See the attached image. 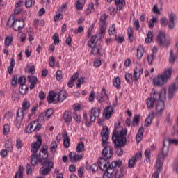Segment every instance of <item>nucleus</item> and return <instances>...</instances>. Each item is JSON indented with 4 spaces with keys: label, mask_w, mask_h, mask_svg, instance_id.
<instances>
[{
    "label": "nucleus",
    "mask_w": 178,
    "mask_h": 178,
    "mask_svg": "<svg viewBox=\"0 0 178 178\" xmlns=\"http://www.w3.org/2000/svg\"><path fill=\"white\" fill-rule=\"evenodd\" d=\"M35 138H36V141L32 143L31 145V152H33V154L31 156V165L32 166H35L37 165V163H41L42 166H51L52 165V162L47 158H45L44 155L38 154L37 152H38V149L41 148V145H42V138H41V135H35Z\"/></svg>",
    "instance_id": "obj_1"
},
{
    "label": "nucleus",
    "mask_w": 178,
    "mask_h": 178,
    "mask_svg": "<svg viewBox=\"0 0 178 178\" xmlns=\"http://www.w3.org/2000/svg\"><path fill=\"white\" fill-rule=\"evenodd\" d=\"M126 136H127V129H122V130L119 132L118 131V125L114 127L111 140L114 144V147L115 149L126 145L127 143Z\"/></svg>",
    "instance_id": "obj_2"
},
{
    "label": "nucleus",
    "mask_w": 178,
    "mask_h": 178,
    "mask_svg": "<svg viewBox=\"0 0 178 178\" xmlns=\"http://www.w3.org/2000/svg\"><path fill=\"white\" fill-rule=\"evenodd\" d=\"M169 155V145H166L165 141L163 143V147L157 156L156 160V178H159V174L162 170L163 166V162H165V158Z\"/></svg>",
    "instance_id": "obj_3"
},
{
    "label": "nucleus",
    "mask_w": 178,
    "mask_h": 178,
    "mask_svg": "<svg viewBox=\"0 0 178 178\" xmlns=\"http://www.w3.org/2000/svg\"><path fill=\"white\" fill-rule=\"evenodd\" d=\"M159 99L156 104V116H162V113L165 110V102L166 101V88H163L159 92Z\"/></svg>",
    "instance_id": "obj_4"
},
{
    "label": "nucleus",
    "mask_w": 178,
    "mask_h": 178,
    "mask_svg": "<svg viewBox=\"0 0 178 178\" xmlns=\"http://www.w3.org/2000/svg\"><path fill=\"white\" fill-rule=\"evenodd\" d=\"M173 72V69L168 68L163 72L161 75H158L156 76V86L162 87L168 83V80L170 79L172 77V73Z\"/></svg>",
    "instance_id": "obj_5"
},
{
    "label": "nucleus",
    "mask_w": 178,
    "mask_h": 178,
    "mask_svg": "<svg viewBox=\"0 0 178 178\" xmlns=\"http://www.w3.org/2000/svg\"><path fill=\"white\" fill-rule=\"evenodd\" d=\"M157 42L162 48H168L170 45V40L166 38V33L160 31L157 35Z\"/></svg>",
    "instance_id": "obj_6"
},
{
    "label": "nucleus",
    "mask_w": 178,
    "mask_h": 178,
    "mask_svg": "<svg viewBox=\"0 0 178 178\" xmlns=\"http://www.w3.org/2000/svg\"><path fill=\"white\" fill-rule=\"evenodd\" d=\"M104 157H99V159H103L104 162H107L108 159H111L113 156V147L111 146H105L102 151Z\"/></svg>",
    "instance_id": "obj_7"
},
{
    "label": "nucleus",
    "mask_w": 178,
    "mask_h": 178,
    "mask_svg": "<svg viewBox=\"0 0 178 178\" xmlns=\"http://www.w3.org/2000/svg\"><path fill=\"white\" fill-rule=\"evenodd\" d=\"M102 137V146L106 147L105 145H108L109 143L108 140H109V128L108 126H104L100 133Z\"/></svg>",
    "instance_id": "obj_8"
},
{
    "label": "nucleus",
    "mask_w": 178,
    "mask_h": 178,
    "mask_svg": "<svg viewBox=\"0 0 178 178\" xmlns=\"http://www.w3.org/2000/svg\"><path fill=\"white\" fill-rule=\"evenodd\" d=\"M12 19L13 23L10 25V27H13V26H15V24H16V22H22V26H19L17 27V29H14L15 31H20V30H23V29H24V19H16L15 17V14H11L10 17L8 18V20L6 23V26H9V23H10V19Z\"/></svg>",
    "instance_id": "obj_9"
},
{
    "label": "nucleus",
    "mask_w": 178,
    "mask_h": 178,
    "mask_svg": "<svg viewBox=\"0 0 178 178\" xmlns=\"http://www.w3.org/2000/svg\"><path fill=\"white\" fill-rule=\"evenodd\" d=\"M26 81H27V78L26 76H21L17 79V75L15 74L11 79V86L16 87L17 86V83L19 84V86H22L26 84Z\"/></svg>",
    "instance_id": "obj_10"
},
{
    "label": "nucleus",
    "mask_w": 178,
    "mask_h": 178,
    "mask_svg": "<svg viewBox=\"0 0 178 178\" xmlns=\"http://www.w3.org/2000/svg\"><path fill=\"white\" fill-rule=\"evenodd\" d=\"M24 118V113H23V109L22 108H18L17 111V117L14 121V124L16 126L17 129H20L22 127V122Z\"/></svg>",
    "instance_id": "obj_11"
},
{
    "label": "nucleus",
    "mask_w": 178,
    "mask_h": 178,
    "mask_svg": "<svg viewBox=\"0 0 178 178\" xmlns=\"http://www.w3.org/2000/svg\"><path fill=\"white\" fill-rule=\"evenodd\" d=\"M155 95H156V90H155V88H153L152 92L150 93V97L147 98L146 102V105L149 109H152V108H154L155 102H156Z\"/></svg>",
    "instance_id": "obj_12"
},
{
    "label": "nucleus",
    "mask_w": 178,
    "mask_h": 178,
    "mask_svg": "<svg viewBox=\"0 0 178 178\" xmlns=\"http://www.w3.org/2000/svg\"><path fill=\"white\" fill-rule=\"evenodd\" d=\"M108 163V169H111L113 172H115L116 169H120V168H123L122 165H123V162L122 160H114L111 163L107 162Z\"/></svg>",
    "instance_id": "obj_13"
},
{
    "label": "nucleus",
    "mask_w": 178,
    "mask_h": 178,
    "mask_svg": "<svg viewBox=\"0 0 178 178\" xmlns=\"http://www.w3.org/2000/svg\"><path fill=\"white\" fill-rule=\"evenodd\" d=\"M113 172H114V173L112 175L111 178L124 177V175H126V172H127L126 167L120 168L118 169H116Z\"/></svg>",
    "instance_id": "obj_14"
},
{
    "label": "nucleus",
    "mask_w": 178,
    "mask_h": 178,
    "mask_svg": "<svg viewBox=\"0 0 178 178\" xmlns=\"http://www.w3.org/2000/svg\"><path fill=\"white\" fill-rule=\"evenodd\" d=\"M107 161H104V159H100L99 158L97 160V165L100 170H102L103 172L106 170L108 169V172H111L112 170V168H109V163H108Z\"/></svg>",
    "instance_id": "obj_15"
},
{
    "label": "nucleus",
    "mask_w": 178,
    "mask_h": 178,
    "mask_svg": "<svg viewBox=\"0 0 178 178\" xmlns=\"http://www.w3.org/2000/svg\"><path fill=\"white\" fill-rule=\"evenodd\" d=\"M113 112V107L111 106H108L104 109L103 116H104L105 119H106L107 120H109V119L112 118Z\"/></svg>",
    "instance_id": "obj_16"
},
{
    "label": "nucleus",
    "mask_w": 178,
    "mask_h": 178,
    "mask_svg": "<svg viewBox=\"0 0 178 178\" xmlns=\"http://www.w3.org/2000/svg\"><path fill=\"white\" fill-rule=\"evenodd\" d=\"M37 81H38L37 76L33 75L28 76V82L31 83L29 86L30 90H34V88H35V84H37Z\"/></svg>",
    "instance_id": "obj_17"
},
{
    "label": "nucleus",
    "mask_w": 178,
    "mask_h": 178,
    "mask_svg": "<svg viewBox=\"0 0 178 178\" xmlns=\"http://www.w3.org/2000/svg\"><path fill=\"white\" fill-rule=\"evenodd\" d=\"M56 98V93H54V91L51 90L47 97L48 104H58V99Z\"/></svg>",
    "instance_id": "obj_18"
},
{
    "label": "nucleus",
    "mask_w": 178,
    "mask_h": 178,
    "mask_svg": "<svg viewBox=\"0 0 178 178\" xmlns=\"http://www.w3.org/2000/svg\"><path fill=\"white\" fill-rule=\"evenodd\" d=\"M53 168H54V163H51L50 166H47L46 168L44 166H42L40 168L39 172L40 175H42L43 176H46V175H48V173H49L51 170H52Z\"/></svg>",
    "instance_id": "obj_19"
},
{
    "label": "nucleus",
    "mask_w": 178,
    "mask_h": 178,
    "mask_svg": "<svg viewBox=\"0 0 178 178\" xmlns=\"http://www.w3.org/2000/svg\"><path fill=\"white\" fill-rule=\"evenodd\" d=\"M44 154V159L47 158V156H49V152H48V144L47 143L43 144L38 155L41 156V154Z\"/></svg>",
    "instance_id": "obj_20"
},
{
    "label": "nucleus",
    "mask_w": 178,
    "mask_h": 178,
    "mask_svg": "<svg viewBox=\"0 0 178 178\" xmlns=\"http://www.w3.org/2000/svg\"><path fill=\"white\" fill-rule=\"evenodd\" d=\"M143 72H144L143 68H138V67H136L134 70V77L135 79V81H138V80L140 79V76L143 74Z\"/></svg>",
    "instance_id": "obj_21"
},
{
    "label": "nucleus",
    "mask_w": 178,
    "mask_h": 178,
    "mask_svg": "<svg viewBox=\"0 0 178 178\" xmlns=\"http://www.w3.org/2000/svg\"><path fill=\"white\" fill-rule=\"evenodd\" d=\"M143 137H144V127H140L138 131V133L136 136V143H140L141 140H143Z\"/></svg>",
    "instance_id": "obj_22"
},
{
    "label": "nucleus",
    "mask_w": 178,
    "mask_h": 178,
    "mask_svg": "<svg viewBox=\"0 0 178 178\" xmlns=\"http://www.w3.org/2000/svg\"><path fill=\"white\" fill-rule=\"evenodd\" d=\"M57 95V102H63L66 99V91L65 90H60L58 93L56 94Z\"/></svg>",
    "instance_id": "obj_23"
},
{
    "label": "nucleus",
    "mask_w": 178,
    "mask_h": 178,
    "mask_svg": "<svg viewBox=\"0 0 178 178\" xmlns=\"http://www.w3.org/2000/svg\"><path fill=\"white\" fill-rule=\"evenodd\" d=\"M155 117V113L153 111L146 118L145 120V126L146 127H148L151 125V123L152 122V119Z\"/></svg>",
    "instance_id": "obj_24"
},
{
    "label": "nucleus",
    "mask_w": 178,
    "mask_h": 178,
    "mask_svg": "<svg viewBox=\"0 0 178 178\" xmlns=\"http://www.w3.org/2000/svg\"><path fill=\"white\" fill-rule=\"evenodd\" d=\"M65 123H70L72 122V113L69 111H65L63 115Z\"/></svg>",
    "instance_id": "obj_25"
},
{
    "label": "nucleus",
    "mask_w": 178,
    "mask_h": 178,
    "mask_svg": "<svg viewBox=\"0 0 178 178\" xmlns=\"http://www.w3.org/2000/svg\"><path fill=\"white\" fill-rule=\"evenodd\" d=\"M115 5L117 6V10H122L123 6H126V0H114Z\"/></svg>",
    "instance_id": "obj_26"
},
{
    "label": "nucleus",
    "mask_w": 178,
    "mask_h": 178,
    "mask_svg": "<svg viewBox=\"0 0 178 178\" xmlns=\"http://www.w3.org/2000/svg\"><path fill=\"white\" fill-rule=\"evenodd\" d=\"M88 46L89 47V48H92L91 50V54L92 55H99V54H101V51L99 50V49L98 47H95V44H94L93 46L90 43V42H88Z\"/></svg>",
    "instance_id": "obj_27"
},
{
    "label": "nucleus",
    "mask_w": 178,
    "mask_h": 178,
    "mask_svg": "<svg viewBox=\"0 0 178 178\" xmlns=\"http://www.w3.org/2000/svg\"><path fill=\"white\" fill-rule=\"evenodd\" d=\"M19 92L22 95H26L29 92V86L26 84L20 85L19 88Z\"/></svg>",
    "instance_id": "obj_28"
},
{
    "label": "nucleus",
    "mask_w": 178,
    "mask_h": 178,
    "mask_svg": "<svg viewBox=\"0 0 178 178\" xmlns=\"http://www.w3.org/2000/svg\"><path fill=\"white\" fill-rule=\"evenodd\" d=\"M79 154L72 152L69 153V159L72 163H73V162H77V161H79Z\"/></svg>",
    "instance_id": "obj_29"
},
{
    "label": "nucleus",
    "mask_w": 178,
    "mask_h": 178,
    "mask_svg": "<svg viewBox=\"0 0 178 178\" xmlns=\"http://www.w3.org/2000/svg\"><path fill=\"white\" fill-rule=\"evenodd\" d=\"M143 55H144V47L141 45H139L137 48V59H138V60H141V58H143Z\"/></svg>",
    "instance_id": "obj_30"
},
{
    "label": "nucleus",
    "mask_w": 178,
    "mask_h": 178,
    "mask_svg": "<svg viewBox=\"0 0 178 178\" xmlns=\"http://www.w3.org/2000/svg\"><path fill=\"white\" fill-rule=\"evenodd\" d=\"M153 54L147 56V62L149 65H152V60H154V54H156V46H154L152 49Z\"/></svg>",
    "instance_id": "obj_31"
},
{
    "label": "nucleus",
    "mask_w": 178,
    "mask_h": 178,
    "mask_svg": "<svg viewBox=\"0 0 178 178\" xmlns=\"http://www.w3.org/2000/svg\"><path fill=\"white\" fill-rule=\"evenodd\" d=\"M30 106H31V104H30V101L27 99H24L22 102V111H29L30 109Z\"/></svg>",
    "instance_id": "obj_32"
},
{
    "label": "nucleus",
    "mask_w": 178,
    "mask_h": 178,
    "mask_svg": "<svg viewBox=\"0 0 178 178\" xmlns=\"http://www.w3.org/2000/svg\"><path fill=\"white\" fill-rule=\"evenodd\" d=\"M175 14L171 13L170 17H169V25L168 27L169 29H175Z\"/></svg>",
    "instance_id": "obj_33"
},
{
    "label": "nucleus",
    "mask_w": 178,
    "mask_h": 178,
    "mask_svg": "<svg viewBox=\"0 0 178 178\" xmlns=\"http://www.w3.org/2000/svg\"><path fill=\"white\" fill-rule=\"evenodd\" d=\"M99 113H101V108H98L97 107L92 108L90 111V115L96 118H99Z\"/></svg>",
    "instance_id": "obj_34"
},
{
    "label": "nucleus",
    "mask_w": 178,
    "mask_h": 178,
    "mask_svg": "<svg viewBox=\"0 0 178 178\" xmlns=\"http://www.w3.org/2000/svg\"><path fill=\"white\" fill-rule=\"evenodd\" d=\"M24 168L22 165L19 166V171H17L14 178H23V171Z\"/></svg>",
    "instance_id": "obj_35"
},
{
    "label": "nucleus",
    "mask_w": 178,
    "mask_h": 178,
    "mask_svg": "<svg viewBox=\"0 0 178 178\" xmlns=\"http://www.w3.org/2000/svg\"><path fill=\"white\" fill-rule=\"evenodd\" d=\"M162 6H163V1L162 0H159L158 5L156 6V15L158 16H161V10H163V9L162 8Z\"/></svg>",
    "instance_id": "obj_36"
},
{
    "label": "nucleus",
    "mask_w": 178,
    "mask_h": 178,
    "mask_svg": "<svg viewBox=\"0 0 178 178\" xmlns=\"http://www.w3.org/2000/svg\"><path fill=\"white\" fill-rule=\"evenodd\" d=\"M105 31H106V26H100V33L99 34V41H102V38L105 37Z\"/></svg>",
    "instance_id": "obj_37"
},
{
    "label": "nucleus",
    "mask_w": 178,
    "mask_h": 178,
    "mask_svg": "<svg viewBox=\"0 0 178 178\" xmlns=\"http://www.w3.org/2000/svg\"><path fill=\"white\" fill-rule=\"evenodd\" d=\"M152 37H154L152 32L151 31H149L147 33V38L145 40V42L146 44H149L150 42H152Z\"/></svg>",
    "instance_id": "obj_38"
},
{
    "label": "nucleus",
    "mask_w": 178,
    "mask_h": 178,
    "mask_svg": "<svg viewBox=\"0 0 178 178\" xmlns=\"http://www.w3.org/2000/svg\"><path fill=\"white\" fill-rule=\"evenodd\" d=\"M34 122H31L26 128H25V133L27 134H31L33 133V127H34Z\"/></svg>",
    "instance_id": "obj_39"
},
{
    "label": "nucleus",
    "mask_w": 178,
    "mask_h": 178,
    "mask_svg": "<svg viewBox=\"0 0 178 178\" xmlns=\"http://www.w3.org/2000/svg\"><path fill=\"white\" fill-rule=\"evenodd\" d=\"M12 42H13V38L9 36L5 38L4 45L6 48H9V45H10Z\"/></svg>",
    "instance_id": "obj_40"
},
{
    "label": "nucleus",
    "mask_w": 178,
    "mask_h": 178,
    "mask_svg": "<svg viewBox=\"0 0 178 178\" xmlns=\"http://www.w3.org/2000/svg\"><path fill=\"white\" fill-rule=\"evenodd\" d=\"M120 78H119V76L114 78L113 81V86H114V87H116V88L119 89L120 88Z\"/></svg>",
    "instance_id": "obj_41"
},
{
    "label": "nucleus",
    "mask_w": 178,
    "mask_h": 178,
    "mask_svg": "<svg viewBox=\"0 0 178 178\" xmlns=\"http://www.w3.org/2000/svg\"><path fill=\"white\" fill-rule=\"evenodd\" d=\"M106 19H108V16L106 13L103 14L100 17V22L102 24L101 26H104V27H106Z\"/></svg>",
    "instance_id": "obj_42"
},
{
    "label": "nucleus",
    "mask_w": 178,
    "mask_h": 178,
    "mask_svg": "<svg viewBox=\"0 0 178 178\" xmlns=\"http://www.w3.org/2000/svg\"><path fill=\"white\" fill-rule=\"evenodd\" d=\"M90 44L97 46V42H98V36L97 35H92L90 40L88 42Z\"/></svg>",
    "instance_id": "obj_43"
},
{
    "label": "nucleus",
    "mask_w": 178,
    "mask_h": 178,
    "mask_svg": "<svg viewBox=\"0 0 178 178\" xmlns=\"http://www.w3.org/2000/svg\"><path fill=\"white\" fill-rule=\"evenodd\" d=\"M140 123V115H134L132 120V125L133 126H138Z\"/></svg>",
    "instance_id": "obj_44"
},
{
    "label": "nucleus",
    "mask_w": 178,
    "mask_h": 178,
    "mask_svg": "<svg viewBox=\"0 0 178 178\" xmlns=\"http://www.w3.org/2000/svg\"><path fill=\"white\" fill-rule=\"evenodd\" d=\"M105 98H106V96H105L104 93L102 92L98 93L97 97L98 102L102 104V102H104L105 101Z\"/></svg>",
    "instance_id": "obj_45"
},
{
    "label": "nucleus",
    "mask_w": 178,
    "mask_h": 178,
    "mask_svg": "<svg viewBox=\"0 0 178 178\" xmlns=\"http://www.w3.org/2000/svg\"><path fill=\"white\" fill-rule=\"evenodd\" d=\"M83 149H84V143L80 141L76 145V152H83Z\"/></svg>",
    "instance_id": "obj_46"
},
{
    "label": "nucleus",
    "mask_w": 178,
    "mask_h": 178,
    "mask_svg": "<svg viewBox=\"0 0 178 178\" xmlns=\"http://www.w3.org/2000/svg\"><path fill=\"white\" fill-rule=\"evenodd\" d=\"M92 9H94V3H90L88 4V8L86 9V10L85 11V13L87 16H88V15H90Z\"/></svg>",
    "instance_id": "obj_47"
},
{
    "label": "nucleus",
    "mask_w": 178,
    "mask_h": 178,
    "mask_svg": "<svg viewBox=\"0 0 178 178\" xmlns=\"http://www.w3.org/2000/svg\"><path fill=\"white\" fill-rule=\"evenodd\" d=\"M169 62L170 63H172V65L176 62V56L173 54V50H170V51Z\"/></svg>",
    "instance_id": "obj_48"
},
{
    "label": "nucleus",
    "mask_w": 178,
    "mask_h": 178,
    "mask_svg": "<svg viewBox=\"0 0 178 178\" xmlns=\"http://www.w3.org/2000/svg\"><path fill=\"white\" fill-rule=\"evenodd\" d=\"M52 40L54 45H58V44H59V34H58V33H55L52 36Z\"/></svg>",
    "instance_id": "obj_49"
},
{
    "label": "nucleus",
    "mask_w": 178,
    "mask_h": 178,
    "mask_svg": "<svg viewBox=\"0 0 178 178\" xmlns=\"http://www.w3.org/2000/svg\"><path fill=\"white\" fill-rule=\"evenodd\" d=\"M10 132V126H9L8 124H6L3 126V135L8 136L9 133Z\"/></svg>",
    "instance_id": "obj_50"
},
{
    "label": "nucleus",
    "mask_w": 178,
    "mask_h": 178,
    "mask_svg": "<svg viewBox=\"0 0 178 178\" xmlns=\"http://www.w3.org/2000/svg\"><path fill=\"white\" fill-rule=\"evenodd\" d=\"M129 31L127 34H128V38L129 40V42L131 44L133 42V38H134V36L133 35V29L131 27H129Z\"/></svg>",
    "instance_id": "obj_51"
},
{
    "label": "nucleus",
    "mask_w": 178,
    "mask_h": 178,
    "mask_svg": "<svg viewBox=\"0 0 178 178\" xmlns=\"http://www.w3.org/2000/svg\"><path fill=\"white\" fill-rule=\"evenodd\" d=\"M113 175V172L112 170L108 171V169H106L103 174V178H111Z\"/></svg>",
    "instance_id": "obj_52"
},
{
    "label": "nucleus",
    "mask_w": 178,
    "mask_h": 178,
    "mask_svg": "<svg viewBox=\"0 0 178 178\" xmlns=\"http://www.w3.org/2000/svg\"><path fill=\"white\" fill-rule=\"evenodd\" d=\"M136 163V160L134 156H132L131 159H129L128 161V168H134V165Z\"/></svg>",
    "instance_id": "obj_53"
},
{
    "label": "nucleus",
    "mask_w": 178,
    "mask_h": 178,
    "mask_svg": "<svg viewBox=\"0 0 178 178\" xmlns=\"http://www.w3.org/2000/svg\"><path fill=\"white\" fill-rule=\"evenodd\" d=\"M73 119L75 120V122L80 123L81 122V115H79L76 111L73 113Z\"/></svg>",
    "instance_id": "obj_54"
},
{
    "label": "nucleus",
    "mask_w": 178,
    "mask_h": 178,
    "mask_svg": "<svg viewBox=\"0 0 178 178\" xmlns=\"http://www.w3.org/2000/svg\"><path fill=\"white\" fill-rule=\"evenodd\" d=\"M16 148L17 149H22L23 148V142L20 138H17L16 140Z\"/></svg>",
    "instance_id": "obj_55"
},
{
    "label": "nucleus",
    "mask_w": 178,
    "mask_h": 178,
    "mask_svg": "<svg viewBox=\"0 0 178 178\" xmlns=\"http://www.w3.org/2000/svg\"><path fill=\"white\" fill-rule=\"evenodd\" d=\"M146 161H151V149H146L144 152Z\"/></svg>",
    "instance_id": "obj_56"
},
{
    "label": "nucleus",
    "mask_w": 178,
    "mask_h": 178,
    "mask_svg": "<svg viewBox=\"0 0 178 178\" xmlns=\"http://www.w3.org/2000/svg\"><path fill=\"white\" fill-rule=\"evenodd\" d=\"M54 115V109L53 108H48L46 111V113H44V115L47 116V119L51 118V116Z\"/></svg>",
    "instance_id": "obj_57"
},
{
    "label": "nucleus",
    "mask_w": 178,
    "mask_h": 178,
    "mask_svg": "<svg viewBox=\"0 0 178 178\" xmlns=\"http://www.w3.org/2000/svg\"><path fill=\"white\" fill-rule=\"evenodd\" d=\"M35 4V0H25V6L26 8H31L32 5Z\"/></svg>",
    "instance_id": "obj_58"
},
{
    "label": "nucleus",
    "mask_w": 178,
    "mask_h": 178,
    "mask_svg": "<svg viewBox=\"0 0 178 178\" xmlns=\"http://www.w3.org/2000/svg\"><path fill=\"white\" fill-rule=\"evenodd\" d=\"M83 8H84V4H83L80 0H77L76 1V9H77V10H81Z\"/></svg>",
    "instance_id": "obj_59"
},
{
    "label": "nucleus",
    "mask_w": 178,
    "mask_h": 178,
    "mask_svg": "<svg viewBox=\"0 0 178 178\" xmlns=\"http://www.w3.org/2000/svg\"><path fill=\"white\" fill-rule=\"evenodd\" d=\"M83 118L84 119L85 121V124L86 126V127H91L92 124L91 122H88V116H87V113H83Z\"/></svg>",
    "instance_id": "obj_60"
},
{
    "label": "nucleus",
    "mask_w": 178,
    "mask_h": 178,
    "mask_svg": "<svg viewBox=\"0 0 178 178\" xmlns=\"http://www.w3.org/2000/svg\"><path fill=\"white\" fill-rule=\"evenodd\" d=\"M114 40L117 41L118 44H123V41H124V37L118 36V35H115Z\"/></svg>",
    "instance_id": "obj_61"
},
{
    "label": "nucleus",
    "mask_w": 178,
    "mask_h": 178,
    "mask_svg": "<svg viewBox=\"0 0 178 178\" xmlns=\"http://www.w3.org/2000/svg\"><path fill=\"white\" fill-rule=\"evenodd\" d=\"M131 79H133V75L130 73H127L125 74V80L128 84H131Z\"/></svg>",
    "instance_id": "obj_62"
},
{
    "label": "nucleus",
    "mask_w": 178,
    "mask_h": 178,
    "mask_svg": "<svg viewBox=\"0 0 178 178\" xmlns=\"http://www.w3.org/2000/svg\"><path fill=\"white\" fill-rule=\"evenodd\" d=\"M160 22L161 26H163L164 27H166V26H168V24H169V20H168V19H166V17H163L160 19Z\"/></svg>",
    "instance_id": "obj_63"
},
{
    "label": "nucleus",
    "mask_w": 178,
    "mask_h": 178,
    "mask_svg": "<svg viewBox=\"0 0 178 178\" xmlns=\"http://www.w3.org/2000/svg\"><path fill=\"white\" fill-rule=\"evenodd\" d=\"M154 23H156V17H153L149 22L148 26L149 27V29H154Z\"/></svg>",
    "instance_id": "obj_64"
}]
</instances>
